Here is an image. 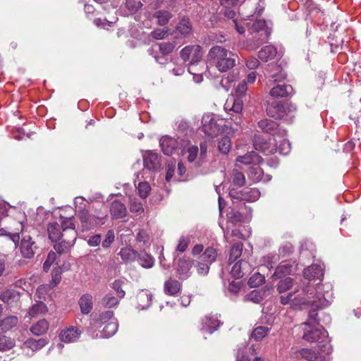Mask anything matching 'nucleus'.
<instances>
[{"instance_id":"f257e3e1","label":"nucleus","mask_w":361,"mask_h":361,"mask_svg":"<svg viewBox=\"0 0 361 361\" xmlns=\"http://www.w3.org/2000/svg\"><path fill=\"white\" fill-rule=\"evenodd\" d=\"M307 287L302 288V293L295 295V293L300 291V289H295V291L289 292L286 295L280 296L281 303L283 305L290 304L292 307H301L302 305H310L311 310L309 312V319L305 322V328L302 338L309 342H315L319 340H323L326 337V331L319 324L317 319V311L319 309L329 306V302L326 298H323L320 295L317 296L318 302L315 300L312 292Z\"/></svg>"},{"instance_id":"f03ea898","label":"nucleus","mask_w":361,"mask_h":361,"mask_svg":"<svg viewBox=\"0 0 361 361\" xmlns=\"http://www.w3.org/2000/svg\"><path fill=\"white\" fill-rule=\"evenodd\" d=\"M248 32L247 37V47L250 49H256L268 40L271 29L268 27L263 19H258L252 23H243Z\"/></svg>"},{"instance_id":"7ed1b4c3","label":"nucleus","mask_w":361,"mask_h":361,"mask_svg":"<svg viewBox=\"0 0 361 361\" xmlns=\"http://www.w3.org/2000/svg\"><path fill=\"white\" fill-rule=\"evenodd\" d=\"M274 68L267 82V85L273 86L270 89L269 94L274 98L288 97L293 94V88L291 85L283 82L286 77V73L279 66H274Z\"/></svg>"},{"instance_id":"20e7f679","label":"nucleus","mask_w":361,"mask_h":361,"mask_svg":"<svg viewBox=\"0 0 361 361\" xmlns=\"http://www.w3.org/2000/svg\"><path fill=\"white\" fill-rule=\"evenodd\" d=\"M208 57L220 72H226L235 66L237 56L221 46H214L208 53Z\"/></svg>"},{"instance_id":"39448f33","label":"nucleus","mask_w":361,"mask_h":361,"mask_svg":"<svg viewBox=\"0 0 361 361\" xmlns=\"http://www.w3.org/2000/svg\"><path fill=\"white\" fill-rule=\"evenodd\" d=\"M61 226L63 228V237L61 241L54 245V248L59 254L68 252L73 245L76 239V231L72 218L61 217Z\"/></svg>"},{"instance_id":"423d86ee","label":"nucleus","mask_w":361,"mask_h":361,"mask_svg":"<svg viewBox=\"0 0 361 361\" xmlns=\"http://www.w3.org/2000/svg\"><path fill=\"white\" fill-rule=\"evenodd\" d=\"M323 276H324V269H323V268L320 265L312 264V265L308 267L307 268L305 269L304 271H303V276H304V278L305 279H307L308 281V283H305L303 282L302 284L298 285L295 288L293 291H295V289H300V291L296 293L295 295H297L299 293H302V288L307 287V289L310 290V292H312L313 293L312 295L314 296V299L315 300H317V302H318L317 296L319 295H320L322 298H326L324 297V295L321 292H319L318 290H317L315 292L314 291V288H313L312 286H311L310 285V282L312 280L318 279L319 281H322V278H323Z\"/></svg>"},{"instance_id":"0eeeda50","label":"nucleus","mask_w":361,"mask_h":361,"mask_svg":"<svg viewBox=\"0 0 361 361\" xmlns=\"http://www.w3.org/2000/svg\"><path fill=\"white\" fill-rule=\"evenodd\" d=\"M296 109V106L291 103L273 102L267 108V113L270 117L276 119H281L284 116L295 112Z\"/></svg>"},{"instance_id":"6e6552de","label":"nucleus","mask_w":361,"mask_h":361,"mask_svg":"<svg viewBox=\"0 0 361 361\" xmlns=\"http://www.w3.org/2000/svg\"><path fill=\"white\" fill-rule=\"evenodd\" d=\"M180 56L184 61H190V66L188 67V71L191 74H195V63L200 61L202 57V47L200 45H190L184 47L180 51Z\"/></svg>"},{"instance_id":"1a4fd4ad","label":"nucleus","mask_w":361,"mask_h":361,"mask_svg":"<svg viewBox=\"0 0 361 361\" xmlns=\"http://www.w3.org/2000/svg\"><path fill=\"white\" fill-rule=\"evenodd\" d=\"M264 8V0H245L238 10L243 18H249L255 14L261 15Z\"/></svg>"},{"instance_id":"9d476101","label":"nucleus","mask_w":361,"mask_h":361,"mask_svg":"<svg viewBox=\"0 0 361 361\" xmlns=\"http://www.w3.org/2000/svg\"><path fill=\"white\" fill-rule=\"evenodd\" d=\"M243 102L242 99L231 95L226 99L224 109L231 116H233V114H235V118H233L231 117V119L233 120L235 123L238 124L241 121L240 115L243 111Z\"/></svg>"},{"instance_id":"9b49d317","label":"nucleus","mask_w":361,"mask_h":361,"mask_svg":"<svg viewBox=\"0 0 361 361\" xmlns=\"http://www.w3.org/2000/svg\"><path fill=\"white\" fill-rule=\"evenodd\" d=\"M257 126L262 133L271 135L274 137H283L286 135V131L280 128L276 121L268 118L259 121Z\"/></svg>"},{"instance_id":"f8f14e48","label":"nucleus","mask_w":361,"mask_h":361,"mask_svg":"<svg viewBox=\"0 0 361 361\" xmlns=\"http://www.w3.org/2000/svg\"><path fill=\"white\" fill-rule=\"evenodd\" d=\"M202 131L210 137L216 136L221 130V126L217 123L214 116L210 114L202 116Z\"/></svg>"},{"instance_id":"ddd939ff","label":"nucleus","mask_w":361,"mask_h":361,"mask_svg":"<svg viewBox=\"0 0 361 361\" xmlns=\"http://www.w3.org/2000/svg\"><path fill=\"white\" fill-rule=\"evenodd\" d=\"M78 217L80 220L83 230L88 231L99 224L98 221L106 217V214L93 215L90 214L86 209H81L78 212Z\"/></svg>"},{"instance_id":"4468645a","label":"nucleus","mask_w":361,"mask_h":361,"mask_svg":"<svg viewBox=\"0 0 361 361\" xmlns=\"http://www.w3.org/2000/svg\"><path fill=\"white\" fill-rule=\"evenodd\" d=\"M229 195L232 199L255 202L259 198L260 192L257 188H245L240 192L231 189L229 191Z\"/></svg>"},{"instance_id":"2eb2a0df","label":"nucleus","mask_w":361,"mask_h":361,"mask_svg":"<svg viewBox=\"0 0 361 361\" xmlns=\"http://www.w3.org/2000/svg\"><path fill=\"white\" fill-rule=\"evenodd\" d=\"M256 150L262 152L265 155L273 154L277 152V137H273L267 141L262 138H256L254 142Z\"/></svg>"},{"instance_id":"dca6fc26","label":"nucleus","mask_w":361,"mask_h":361,"mask_svg":"<svg viewBox=\"0 0 361 361\" xmlns=\"http://www.w3.org/2000/svg\"><path fill=\"white\" fill-rule=\"evenodd\" d=\"M37 249L38 247L36 245L35 241L30 235H25L23 237L20 241V250L24 258H33Z\"/></svg>"},{"instance_id":"f3484780","label":"nucleus","mask_w":361,"mask_h":361,"mask_svg":"<svg viewBox=\"0 0 361 361\" xmlns=\"http://www.w3.org/2000/svg\"><path fill=\"white\" fill-rule=\"evenodd\" d=\"M142 157L145 168L150 171H157L160 169V156L157 153L147 151L143 154Z\"/></svg>"},{"instance_id":"a211bd4d","label":"nucleus","mask_w":361,"mask_h":361,"mask_svg":"<svg viewBox=\"0 0 361 361\" xmlns=\"http://www.w3.org/2000/svg\"><path fill=\"white\" fill-rule=\"evenodd\" d=\"M296 270L297 264H295L294 262H283L276 267L272 277L275 279H281L287 275L294 274Z\"/></svg>"},{"instance_id":"6ab92c4d","label":"nucleus","mask_w":361,"mask_h":361,"mask_svg":"<svg viewBox=\"0 0 361 361\" xmlns=\"http://www.w3.org/2000/svg\"><path fill=\"white\" fill-rule=\"evenodd\" d=\"M298 357L308 361H330L327 355L319 354L310 348H302L298 352Z\"/></svg>"},{"instance_id":"aec40b11","label":"nucleus","mask_w":361,"mask_h":361,"mask_svg":"<svg viewBox=\"0 0 361 361\" xmlns=\"http://www.w3.org/2000/svg\"><path fill=\"white\" fill-rule=\"evenodd\" d=\"M109 211L111 218L114 219L125 218L128 214L126 205L118 200L111 203Z\"/></svg>"},{"instance_id":"412c9836","label":"nucleus","mask_w":361,"mask_h":361,"mask_svg":"<svg viewBox=\"0 0 361 361\" xmlns=\"http://www.w3.org/2000/svg\"><path fill=\"white\" fill-rule=\"evenodd\" d=\"M63 217L60 216V221L61 222ZM47 231L49 234V238L52 242H57L58 240H61L63 236V228L61 226V224H59L57 222H51L49 223L47 227Z\"/></svg>"},{"instance_id":"4be33fe9","label":"nucleus","mask_w":361,"mask_h":361,"mask_svg":"<svg viewBox=\"0 0 361 361\" xmlns=\"http://www.w3.org/2000/svg\"><path fill=\"white\" fill-rule=\"evenodd\" d=\"M192 32V25L188 17H183L176 27V35L178 37H185Z\"/></svg>"},{"instance_id":"5701e85b","label":"nucleus","mask_w":361,"mask_h":361,"mask_svg":"<svg viewBox=\"0 0 361 361\" xmlns=\"http://www.w3.org/2000/svg\"><path fill=\"white\" fill-rule=\"evenodd\" d=\"M181 283L178 280L170 278L165 281L164 286V293L169 295L176 296L181 290Z\"/></svg>"},{"instance_id":"b1692460","label":"nucleus","mask_w":361,"mask_h":361,"mask_svg":"<svg viewBox=\"0 0 361 361\" xmlns=\"http://www.w3.org/2000/svg\"><path fill=\"white\" fill-rule=\"evenodd\" d=\"M80 312L83 314H89L93 308V297L90 293L83 294L78 300Z\"/></svg>"},{"instance_id":"393cba45","label":"nucleus","mask_w":361,"mask_h":361,"mask_svg":"<svg viewBox=\"0 0 361 361\" xmlns=\"http://www.w3.org/2000/svg\"><path fill=\"white\" fill-rule=\"evenodd\" d=\"M249 264L246 261L240 260L233 266L231 274L233 277L240 279L249 272Z\"/></svg>"},{"instance_id":"a878e982","label":"nucleus","mask_w":361,"mask_h":361,"mask_svg":"<svg viewBox=\"0 0 361 361\" xmlns=\"http://www.w3.org/2000/svg\"><path fill=\"white\" fill-rule=\"evenodd\" d=\"M80 335V331L77 328L71 326L61 332L60 338L65 343H71L75 341Z\"/></svg>"},{"instance_id":"bb28decb","label":"nucleus","mask_w":361,"mask_h":361,"mask_svg":"<svg viewBox=\"0 0 361 361\" xmlns=\"http://www.w3.org/2000/svg\"><path fill=\"white\" fill-rule=\"evenodd\" d=\"M160 145L164 154L171 155L176 149L178 143L176 140L169 137H164L160 140Z\"/></svg>"},{"instance_id":"cd10ccee","label":"nucleus","mask_w":361,"mask_h":361,"mask_svg":"<svg viewBox=\"0 0 361 361\" xmlns=\"http://www.w3.org/2000/svg\"><path fill=\"white\" fill-rule=\"evenodd\" d=\"M276 48L273 45L263 47L258 52V57L263 61L274 59L277 56Z\"/></svg>"},{"instance_id":"c85d7f7f","label":"nucleus","mask_w":361,"mask_h":361,"mask_svg":"<svg viewBox=\"0 0 361 361\" xmlns=\"http://www.w3.org/2000/svg\"><path fill=\"white\" fill-rule=\"evenodd\" d=\"M221 325V322L218 319L216 315L206 316L203 321L202 329L212 334Z\"/></svg>"},{"instance_id":"c756f323","label":"nucleus","mask_w":361,"mask_h":361,"mask_svg":"<svg viewBox=\"0 0 361 361\" xmlns=\"http://www.w3.org/2000/svg\"><path fill=\"white\" fill-rule=\"evenodd\" d=\"M191 262L185 259H180L178 263L177 272L180 279H186L190 276Z\"/></svg>"},{"instance_id":"7c9ffc66","label":"nucleus","mask_w":361,"mask_h":361,"mask_svg":"<svg viewBox=\"0 0 361 361\" xmlns=\"http://www.w3.org/2000/svg\"><path fill=\"white\" fill-rule=\"evenodd\" d=\"M237 161L245 165L259 164L262 158L254 151H251L243 156L237 157Z\"/></svg>"},{"instance_id":"2f4dec72","label":"nucleus","mask_w":361,"mask_h":361,"mask_svg":"<svg viewBox=\"0 0 361 361\" xmlns=\"http://www.w3.org/2000/svg\"><path fill=\"white\" fill-rule=\"evenodd\" d=\"M0 300L4 303L12 305L20 300V294L14 290H6L0 295Z\"/></svg>"},{"instance_id":"473e14b6","label":"nucleus","mask_w":361,"mask_h":361,"mask_svg":"<svg viewBox=\"0 0 361 361\" xmlns=\"http://www.w3.org/2000/svg\"><path fill=\"white\" fill-rule=\"evenodd\" d=\"M47 305L42 302H37L34 304L28 310L26 317L29 319L37 317L41 314H44L47 312Z\"/></svg>"},{"instance_id":"72a5a7b5","label":"nucleus","mask_w":361,"mask_h":361,"mask_svg":"<svg viewBox=\"0 0 361 361\" xmlns=\"http://www.w3.org/2000/svg\"><path fill=\"white\" fill-rule=\"evenodd\" d=\"M18 322V317L16 316H9L0 320V334L6 333L15 327Z\"/></svg>"},{"instance_id":"f704fd0d","label":"nucleus","mask_w":361,"mask_h":361,"mask_svg":"<svg viewBox=\"0 0 361 361\" xmlns=\"http://www.w3.org/2000/svg\"><path fill=\"white\" fill-rule=\"evenodd\" d=\"M47 343V340L44 338L37 340L28 338L25 341L23 345L25 348L31 349L32 351H37L44 347Z\"/></svg>"},{"instance_id":"c9c22d12","label":"nucleus","mask_w":361,"mask_h":361,"mask_svg":"<svg viewBox=\"0 0 361 361\" xmlns=\"http://www.w3.org/2000/svg\"><path fill=\"white\" fill-rule=\"evenodd\" d=\"M137 260L138 263L144 268L149 269L154 265V258L145 251L137 252Z\"/></svg>"},{"instance_id":"e433bc0d","label":"nucleus","mask_w":361,"mask_h":361,"mask_svg":"<svg viewBox=\"0 0 361 361\" xmlns=\"http://www.w3.org/2000/svg\"><path fill=\"white\" fill-rule=\"evenodd\" d=\"M118 255L125 262L128 263L137 258V252L131 247H125L121 249Z\"/></svg>"},{"instance_id":"4c0bfd02","label":"nucleus","mask_w":361,"mask_h":361,"mask_svg":"<svg viewBox=\"0 0 361 361\" xmlns=\"http://www.w3.org/2000/svg\"><path fill=\"white\" fill-rule=\"evenodd\" d=\"M48 329V322L46 319H41L31 326L30 331L35 336H41L45 334Z\"/></svg>"},{"instance_id":"58836bf2","label":"nucleus","mask_w":361,"mask_h":361,"mask_svg":"<svg viewBox=\"0 0 361 361\" xmlns=\"http://www.w3.org/2000/svg\"><path fill=\"white\" fill-rule=\"evenodd\" d=\"M233 8H234L224 9V15L226 17H227L228 18L233 19V21L235 24V29L238 33L244 34L245 32V27H244V25H243L242 24H240L235 19V18L236 16V12Z\"/></svg>"},{"instance_id":"ea45409f","label":"nucleus","mask_w":361,"mask_h":361,"mask_svg":"<svg viewBox=\"0 0 361 361\" xmlns=\"http://www.w3.org/2000/svg\"><path fill=\"white\" fill-rule=\"evenodd\" d=\"M154 16L157 19V24L159 25L164 26L172 18V14L168 11L159 10L155 12Z\"/></svg>"},{"instance_id":"a19ab883","label":"nucleus","mask_w":361,"mask_h":361,"mask_svg":"<svg viewBox=\"0 0 361 361\" xmlns=\"http://www.w3.org/2000/svg\"><path fill=\"white\" fill-rule=\"evenodd\" d=\"M139 306L142 309L148 307L152 302V295L149 291H142L137 295Z\"/></svg>"},{"instance_id":"79ce46f5","label":"nucleus","mask_w":361,"mask_h":361,"mask_svg":"<svg viewBox=\"0 0 361 361\" xmlns=\"http://www.w3.org/2000/svg\"><path fill=\"white\" fill-rule=\"evenodd\" d=\"M231 148V141L228 136H222L218 140V149L221 153L226 154L229 152Z\"/></svg>"},{"instance_id":"37998d69","label":"nucleus","mask_w":361,"mask_h":361,"mask_svg":"<svg viewBox=\"0 0 361 361\" xmlns=\"http://www.w3.org/2000/svg\"><path fill=\"white\" fill-rule=\"evenodd\" d=\"M286 136L277 137V152L281 154H287L290 151V144Z\"/></svg>"},{"instance_id":"c03bdc74","label":"nucleus","mask_w":361,"mask_h":361,"mask_svg":"<svg viewBox=\"0 0 361 361\" xmlns=\"http://www.w3.org/2000/svg\"><path fill=\"white\" fill-rule=\"evenodd\" d=\"M264 172L260 168L258 164H254L250 168L249 176L255 182H259L263 179Z\"/></svg>"},{"instance_id":"a18cd8bd","label":"nucleus","mask_w":361,"mask_h":361,"mask_svg":"<svg viewBox=\"0 0 361 361\" xmlns=\"http://www.w3.org/2000/svg\"><path fill=\"white\" fill-rule=\"evenodd\" d=\"M216 250L209 247L204 250L203 254L200 257L199 259L212 264L216 260Z\"/></svg>"},{"instance_id":"49530a36","label":"nucleus","mask_w":361,"mask_h":361,"mask_svg":"<svg viewBox=\"0 0 361 361\" xmlns=\"http://www.w3.org/2000/svg\"><path fill=\"white\" fill-rule=\"evenodd\" d=\"M118 324L116 319L108 322L103 328V334L105 337L112 336L118 330Z\"/></svg>"},{"instance_id":"de8ad7c7","label":"nucleus","mask_w":361,"mask_h":361,"mask_svg":"<svg viewBox=\"0 0 361 361\" xmlns=\"http://www.w3.org/2000/svg\"><path fill=\"white\" fill-rule=\"evenodd\" d=\"M270 331V328L267 326H259L254 329L252 338L257 341L262 340Z\"/></svg>"},{"instance_id":"09e8293b","label":"nucleus","mask_w":361,"mask_h":361,"mask_svg":"<svg viewBox=\"0 0 361 361\" xmlns=\"http://www.w3.org/2000/svg\"><path fill=\"white\" fill-rule=\"evenodd\" d=\"M243 243H235L231 250L230 257L228 259L229 264L235 262L238 257H240L242 255L243 252Z\"/></svg>"},{"instance_id":"8fccbe9b","label":"nucleus","mask_w":361,"mask_h":361,"mask_svg":"<svg viewBox=\"0 0 361 361\" xmlns=\"http://www.w3.org/2000/svg\"><path fill=\"white\" fill-rule=\"evenodd\" d=\"M293 286V279L290 277H286L279 281L276 287L277 290L280 294L286 293Z\"/></svg>"},{"instance_id":"3c124183","label":"nucleus","mask_w":361,"mask_h":361,"mask_svg":"<svg viewBox=\"0 0 361 361\" xmlns=\"http://www.w3.org/2000/svg\"><path fill=\"white\" fill-rule=\"evenodd\" d=\"M266 290H254L247 294L245 297L246 300L252 301L255 303L260 302L265 296Z\"/></svg>"},{"instance_id":"603ef678","label":"nucleus","mask_w":361,"mask_h":361,"mask_svg":"<svg viewBox=\"0 0 361 361\" xmlns=\"http://www.w3.org/2000/svg\"><path fill=\"white\" fill-rule=\"evenodd\" d=\"M15 346V341L8 336H0V351H7Z\"/></svg>"},{"instance_id":"864d4df0","label":"nucleus","mask_w":361,"mask_h":361,"mask_svg":"<svg viewBox=\"0 0 361 361\" xmlns=\"http://www.w3.org/2000/svg\"><path fill=\"white\" fill-rule=\"evenodd\" d=\"M104 307L111 308L118 304V300L111 294H106L102 300Z\"/></svg>"},{"instance_id":"5fc2aeb1","label":"nucleus","mask_w":361,"mask_h":361,"mask_svg":"<svg viewBox=\"0 0 361 361\" xmlns=\"http://www.w3.org/2000/svg\"><path fill=\"white\" fill-rule=\"evenodd\" d=\"M136 242L140 246H144L149 240V233L143 228L139 229L136 235Z\"/></svg>"},{"instance_id":"6e6d98bb","label":"nucleus","mask_w":361,"mask_h":361,"mask_svg":"<svg viewBox=\"0 0 361 361\" xmlns=\"http://www.w3.org/2000/svg\"><path fill=\"white\" fill-rule=\"evenodd\" d=\"M264 282V276L259 273L254 274L248 281V284L251 287H257Z\"/></svg>"},{"instance_id":"4d7b16f0","label":"nucleus","mask_w":361,"mask_h":361,"mask_svg":"<svg viewBox=\"0 0 361 361\" xmlns=\"http://www.w3.org/2000/svg\"><path fill=\"white\" fill-rule=\"evenodd\" d=\"M233 183L238 187H242L245 183V178L243 173L233 171Z\"/></svg>"},{"instance_id":"13d9d810","label":"nucleus","mask_w":361,"mask_h":361,"mask_svg":"<svg viewBox=\"0 0 361 361\" xmlns=\"http://www.w3.org/2000/svg\"><path fill=\"white\" fill-rule=\"evenodd\" d=\"M112 319H116L114 317V312L111 310H106L100 313L97 318V321L102 324H107Z\"/></svg>"},{"instance_id":"bf43d9fd","label":"nucleus","mask_w":361,"mask_h":361,"mask_svg":"<svg viewBox=\"0 0 361 361\" xmlns=\"http://www.w3.org/2000/svg\"><path fill=\"white\" fill-rule=\"evenodd\" d=\"M61 271L59 268L53 269L51 273V281L49 283L51 288H54L57 284L59 283L61 279Z\"/></svg>"},{"instance_id":"052dcab7","label":"nucleus","mask_w":361,"mask_h":361,"mask_svg":"<svg viewBox=\"0 0 361 361\" xmlns=\"http://www.w3.org/2000/svg\"><path fill=\"white\" fill-rule=\"evenodd\" d=\"M227 216L229 222L233 224L240 222L243 219V216L240 212L234 209H231L230 212H228Z\"/></svg>"},{"instance_id":"680f3d73","label":"nucleus","mask_w":361,"mask_h":361,"mask_svg":"<svg viewBox=\"0 0 361 361\" xmlns=\"http://www.w3.org/2000/svg\"><path fill=\"white\" fill-rule=\"evenodd\" d=\"M158 46L159 51L163 55L171 53L175 48V45L171 42H162L159 44Z\"/></svg>"},{"instance_id":"e2e57ef3","label":"nucleus","mask_w":361,"mask_h":361,"mask_svg":"<svg viewBox=\"0 0 361 361\" xmlns=\"http://www.w3.org/2000/svg\"><path fill=\"white\" fill-rule=\"evenodd\" d=\"M210 265L211 264H208L207 262L199 259L196 265L197 273L202 276L207 275L209 271Z\"/></svg>"},{"instance_id":"0e129e2a","label":"nucleus","mask_w":361,"mask_h":361,"mask_svg":"<svg viewBox=\"0 0 361 361\" xmlns=\"http://www.w3.org/2000/svg\"><path fill=\"white\" fill-rule=\"evenodd\" d=\"M138 192L142 198H145L150 190V186L147 182H140L137 186Z\"/></svg>"},{"instance_id":"69168bd1","label":"nucleus","mask_w":361,"mask_h":361,"mask_svg":"<svg viewBox=\"0 0 361 361\" xmlns=\"http://www.w3.org/2000/svg\"><path fill=\"white\" fill-rule=\"evenodd\" d=\"M130 210L131 212L141 213L144 211V209L140 201L132 199L130 203Z\"/></svg>"},{"instance_id":"338daca9","label":"nucleus","mask_w":361,"mask_h":361,"mask_svg":"<svg viewBox=\"0 0 361 361\" xmlns=\"http://www.w3.org/2000/svg\"><path fill=\"white\" fill-rule=\"evenodd\" d=\"M123 281L121 280H116L112 283V288L116 292L117 295L120 298H123L125 296V291L122 288Z\"/></svg>"},{"instance_id":"774afa93","label":"nucleus","mask_w":361,"mask_h":361,"mask_svg":"<svg viewBox=\"0 0 361 361\" xmlns=\"http://www.w3.org/2000/svg\"><path fill=\"white\" fill-rule=\"evenodd\" d=\"M190 243V239L185 236H181L179 239V243L177 245L176 250L178 252H183L186 250L188 244Z\"/></svg>"}]
</instances>
